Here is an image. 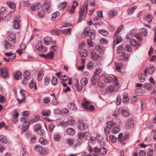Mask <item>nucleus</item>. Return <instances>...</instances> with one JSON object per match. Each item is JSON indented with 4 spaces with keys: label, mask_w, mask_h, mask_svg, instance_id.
Masks as SVG:
<instances>
[{
    "label": "nucleus",
    "mask_w": 156,
    "mask_h": 156,
    "mask_svg": "<svg viewBox=\"0 0 156 156\" xmlns=\"http://www.w3.org/2000/svg\"><path fill=\"white\" fill-rule=\"evenodd\" d=\"M115 117L113 119V121L108 122L106 123V127L104 128V132L106 135L108 134L112 129L111 132L112 133H116L119 131V126L120 124V120Z\"/></svg>",
    "instance_id": "1"
},
{
    "label": "nucleus",
    "mask_w": 156,
    "mask_h": 156,
    "mask_svg": "<svg viewBox=\"0 0 156 156\" xmlns=\"http://www.w3.org/2000/svg\"><path fill=\"white\" fill-rule=\"evenodd\" d=\"M88 3V0H86L84 2L83 6L80 7L78 22H81L82 20L83 16H85L86 15L87 12Z\"/></svg>",
    "instance_id": "2"
},
{
    "label": "nucleus",
    "mask_w": 156,
    "mask_h": 156,
    "mask_svg": "<svg viewBox=\"0 0 156 156\" xmlns=\"http://www.w3.org/2000/svg\"><path fill=\"white\" fill-rule=\"evenodd\" d=\"M134 125V120L132 118H129L126 122L125 127L126 129L133 128Z\"/></svg>",
    "instance_id": "3"
},
{
    "label": "nucleus",
    "mask_w": 156,
    "mask_h": 156,
    "mask_svg": "<svg viewBox=\"0 0 156 156\" xmlns=\"http://www.w3.org/2000/svg\"><path fill=\"white\" fill-rule=\"evenodd\" d=\"M119 114L122 115L125 117H127L129 115L127 108L126 107H121L119 108L118 110Z\"/></svg>",
    "instance_id": "4"
},
{
    "label": "nucleus",
    "mask_w": 156,
    "mask_h": 156,
    "mask_svg": "<svg viewBox=\"0 0 156 156\" xmlns=\"http://www.w3.org/2000/svg\"><path fill=\"white\" fill-rule=\"evenodd\" d=\"M77 128L81 130H84L87 129L88 126L87 124L85 123L82 120H79L77 123Z\"/></svg>",
    "instance_id": "5"
},
{
    "label": "nucleus",
    "mask_w": 156,
    "mask_h": 156,
    "mask_svg": "<svg viewBox=\"0 0 156 156\" xmlns=\"http://www.w3.org/2000/svg\"><path fill=\"white\" fill-rule=\"evenodd\" d=\"M93 151L95 152V154L99 153L101 155H105L107 152V150L104 147L98 148L97 147H95L93 148Z\"/></svg>",
    "instance_id": "6"
},
{
    "label": "nucleus",
    "mask_w": 156,
    "mask_h": 156,
    "mask_svg": "<svg viewBox=\"0 0 156 156\" xmlns=\"http://www.w3.org/2000/svg\"><path fill=\"white\" fill-rule=\"evenodd\" d=\"M41 125L39 123L36 124L34 126V130L35 132H37V134L39 135L42 134L44 132V130L41 129Z\"/></svg>",
    "instance_id": "7"
},
{
    "label": "nucleus",
    "mask_w": 156,
    "mask_h": 156,
    "mask_svg": "<svg viewBox=\"0 0 156 156\" xmlns=\"http://www.w3.org/2000/svg\"><path fill=\"white\" fill-rule=\"evenodd\" d=\"M20 16H16L15 18H13L14 24L13 27L16 29H18L20 27V20L19 19Z\"/></svg>",
    "instance_id": "8"
},
{
    "label": "nucleus",
    "mask_w": 156,
    "mask_h": 156,
    "mask_svg": "<svg viewBox=\"0 0 156 156\" xmlns=\"http://www.w3.org/2000/svg\"><path fill=\"white\" fill-rule=\"evenodd\" d=\"M8 71V69L6 68L0 69V74L3 78H5L8 76L9 74Z\"/></svg>",
    "instance_id": "9"
},
{
    "label": "nucleus",
    "mask_w": 156,
    "mask_h": 156,
    "mask_svg": "<svg viewBox=\"0 0 156 156\" xmlns=\"http://www.w3.org/2000/svg\"><path fill=\"white\" fill-rule=\"evenodd\" d=\"M155 70V69L153 66H151L150 67V68H147L145 69L144 72V75L145 76V77L147 76V73L150 75L152 74L154 72Z\"/></svg>",
    "instance_id": "10"
},
{
    "label": "nucleus",
    "mask_w": 156,
    "mask_h": 156,
    "mask_svg": "<svg viewBox=\"0 0 156 156\" xmlns=\"http://www.w3.org/2000/svg\"><path fill=\"white\" fill-rule=\"evenodd\" d=\"M100 76L98 74H96V73L95 74L92 76L90 80V82L91 83L93 84H94L98 81L99 79Z\"/></svg>",
    "instance_id": "11"
},
{
    "label": "nucleus",
    "mask_w": 156,
    "mask_h": 156,
    "mask_svg": "<svg viewBox=\"0 0 156 156\" xmlns=\"http://www.w3.org/2000/svg\"><path fill=\"white\" fill-rule=\"evenodd\" d=\"M84 133H82L81 132H79L78 133V139L76 141L77 142L76 143V144L77 145H80L82 143V142L81 140V139L84 138Z\"/></svg>",
    "instance_id": "12"
},
{
    "label": "nucleus",
    "mask_w": 156,
    "mask_h": 156,
    "mask_svg": "<svg viewBox=\"0 0 156 156\" xmlns=\"http://www.w3.org/2000/svg\"><path fill=\"white\" fill-rule=\"evenodd\" d=\"M65 123H67L69 125L72 126L75 124V122L73 117L72 116H69L68 118L67 121Z\"/></svg>",
    "instance_id": "13"
},
{
    "label": "nucleus",
    "mask_w": 156,
    "mask_h": 156,
    "mask_svg": "<svg viewBox=\"0 0 156 156\" xmlns=\"http://www.w3.org/2000/svg\"><path fill=\"white\" fill-rule=\"evenodd\" d=\"M67 107L70 110H76L77 109L76 106L73 102L69 103L67 104Z\"/></svg>",
    "instance_id": "14"
},
{
    "label": "nucleus",
    "mask_w": 156,
    "mask_h": 156,
    "mask_svg": "<svg viewBox=\"0 0 156 156\" xmlns=\"http://www.w3.org/2000/svg\"><path fill=\"white\" fill-rule=\"evenodd\" d=\"M116 35L117 34H115L114 41V42H115V43L117 44L121 42L122 40V38L120 36Z\"/></svg>",
    "instance_id": "15"
},
{
    "label": "nucleus",
    "mask_w": 156,
    "mask_h": 156,
    "mask_svg": "<svg viewBox=\"0 0 156 156\" xmlns=\"http://www.w3.org/2000/svg\"><path fill=\"white\" fill-rule=\"evenodd\" d=\"M80 56L82 57H86L87 56V51L85 49H82L79 51Z\"/></svg>",
    "instance_id": "16"
},
{
    "label": "nucleus",
    "mask_w": 156,
    "mask_h": 156,
    "mask_svg": "<svg viewBox=\"0 0 156 156\" xmlns=\"http://www.w3.org/2000/svg\"><path fill=\"white\" fill-rule=\"evenodd\" d=\"M22 76V73L20 71H17L14 74V78L16 80H20Z\"/></svg>",
    "instance_id": "17"
},
{
    "label": "nucleus",
    "mask_w": 156,
    "mask_h": 156,
    "mask_svg": "<svg viewBox=\"0 0 156 156\" xmlns=\"http://www.w3.org/2000/svg\"><path fill=\"white\" fill-rule=\"evenodd\" d=\"M15 36V34H9L8 36V40L9 41H11L13 43L16 42Z\"/></svg>",
    "instance_id": "18"
},
{
    "label": "nucleus",
    "mask_w": 156,
    "mask_h": 156,
    "mask_svg": "<svg viewBox=\"0 0 156 156\" xmlns=\"http://www.w3.org/2000/svg\"><path fill=\"white\" fill-rule=\"evenodd\" d=\"M52 41V38L51 37L47 36L44 38V43L46 45L50 44Z\"/></svg>",
    "instance_id": "19"
},
{
    "label": "nucleus",
    "mask_w": 156,
    "mask_h": 156,
    "mask_svg": "<svg viewBox=\"0 0 156 156\" xmlns=\"http://www.w3.org/2000/svg\"><path fill=\"white\" fill-rule=\"evenodd\" d=\"M128 58V55L125 52H123L122 55L119 56V59L120 60H127Z\"/></svg>",
    "instance_id": "20"
},
{
    "label": "nucleus",
    "mask_w": 156,
    "mask_h": 156,
    "mask_svg": "<svg viewBox=\"0 0 156 156\" xmlns=\"http://www.w3.org/2000/svg\"><path fill=\"white\" fill-rule=\"evenodd\" d=\"M36 49L41 51H45L47 50V48H43V46L41 44H37L36 46Z\"/></svg>",
    "instance_id": "21"
},
{
    "label": "nucleus",
    "mask_w": 156,
    "mask_h": 156,
    "mask_svg": "<svg viewBox=\"0 0 156 156\" xmlns=\"http://www.w3.org/2000/svg\"><path fill=\"white\" fill-rule=\"evenodd\" d=\"M5 46L6 48L7 49H12L14 48V46L11 44L8 41H5Z\"/></svg>",
    "instance_id": "22"
},
{
    "label": "nucleus",
    "mask_w": 156,
    "mask_h": 156,
    "mask_svg": "<svg viewBox=\"0 0 156 156\" xmlns=\"http://www.w3.org/2000/svg\"><path fill=\"white\" fill-rule=\"evenodd\" d=\"M66 132L68 134L70 135H73L75 133V131L74 129L72 128H69L66 129Z\"/></svg>",
    "instance_id": "23"
},
{
    "label": "nucleus",
    "mask_w": 156,
    "mask_h": 156,
    "mask_svg": "<svg viewBox=\"0 0 156 156\" xmlns=\"http://www.w3.org/2000/svg\"><path fill=\"white\" fill-rule=\"evenodd\" d=\"M23 91H24V90L22 89L20 92L21 97H22L21 99H20L19 98H17L16 99L17 100L19 101V103H21L22 101L25 99V96L23 93Z\"/></svg>",
    "instance_id": "24"
},
{
    "label": "nucleus",
    "mask_w": 156,
    "mask_h": 156,
    "mask_svg": "<svg viewBox=\"0 0 156 156\" xmlns=\"http://www.w3.org/2000/svg\"><path fill=\"white\" fill-rule=\"evenodd\" d=\"M88 80L86 77L82 78L81 80V84L82 86H85L86 85L88 82Z\"/></svg>",
    "instance_id": "25"
},
{
    "label": "nucleus",
    "mask_w": 156,
    "mask_h": 156,
    "mask_svg": "<svg viewBox=\"0 0 156 156\" xmlns=\"http://www.w3.org/2000/svg\"><path fill=\"white\" fill-rule=\"evenodd\" d=\"M139 33L142 35L146 36L147 35V30L145 28H142L139 30Z\"/></svg>",
    "instance_id": "26"
},
{
    "label": "nucleus",
    "mask_w": 156,
    "mask_h": 156,
    "mask_svg": "<svg viewBox=\"0 0 156 156\" xmlns=\"http://www.w3.org/2000/svg\"><path fill=\"white\" fill-rule=\"evenodd\" d=\"M98 31L99 33L105 37L107 36L108 34V32L105 30L103 29L99 30Z\"/></svg>",
    "instance_id": "27"
},
{
    "label": "nucleus",
    "mask_w": 156,
    "mask_h": 156,
    "mask_svg": "<svg viewBox=\"0 0 156 156\" xmlns=\"http://www.w3.org/2000/svg\"><path fill=\"white\" fill-rule=\"evenodd\" d=\"M98 54L95 52H93L91 54V58L93 60L95 61L97 60Z\"/></svg>",
    "instance_id": "28"
},
{
    "label": "nucleus",
    "mask_w": 156,
    "mask_h": 156,
    "mask_svg": "<svg viewBox=\"0 0 156 156\" xmlns=\"http://www.w3.org/2000/svg\"><path fill=\"white\" fill-rule=\"evenodd\" d=\"M30 73L28 71H25L23 73L24 78L29 79L30 78Z\"/></svg>",
    "instance_id": "29"
},
{
    "label": "nucleus",
    "mask_w": 156,
    "mask_h": 156,
    "mask_svg": "<svg viewBox=\"0 0 156 156\" xmlns=\"http://www.w3.org/2000/svg\"><path fill=\"white\" fill-rule=\"evenodd\" d=\"M136 6H135L129 7V11L128 12V14H132L134 12L135 10L136 9Z\"/></svg>",
    "instance_id": "30"
},
{
    "label": "nucleus",
    "mask_w": 156,
    "mask_h": 156,
    "mask_svg": "<svg viewBox=\"0 0 156 156\" xmlns=\"http://www.w3.org/2000/svg\"><path fill=\"white\" fill-rule=\"evenodd\" d=\"M129 98L128 95L127 94H124L123 95L122 101L124 103H127L129 101Z\"/></svg>",
    "instance_id": "31"
},
{
    "label": "nucleus",
    "mask_w": 156,
    "mask_h": 156,
    "mask_svg": "<svg viewBox=\"0 0 156 156\" xmlns=\"http://www.w3.org/2000/svg\"><path fill=\"white\" fill-rule=\"evenodd\" d=\"M50 4L49 2H44L43 4V7L44 10H48L50 7Z\"/></svg>",
    "instance_id": "32"
},
{
    "label": "nucleus",
    "mask_w": 156,
    "mask_h": 156,
    "mask_svg": "<svg viewBox=\"0 0 156 156\" xmlns=\"http://www.w3.org/2000/svg\"><path fill=\"white\" fill-rule=\"evenodd\" d=\"M129 43L133 47L136 46L138 44V43L136 40L134 39H131Z\"/></svg>",
    "instance_id": "33"
},
{
    "label": "nucleus",
    "mask_w": 156,
    "mask_h": 156,
    "mask_svg": "<svg viewBox=\"0 0 156 156\" xmlns=\"http://www.w3.org/2000/svg\"><path fill=\"white\" fill-rule=\"evenodd\" d=\"M0 142L1 143L6 144L7 143V140L5 136L1 135L0 136Z\"/></svg>",
    "instance_id": "34"
},
{
    "label": "nucleus",
    "mask_w": 156,
    "mask_h": 156,
    "mask_svg": "<svg viewBox=\"0 0 156 156\" xmlns=\"http://www.w3.org/2000/svg\"><path fill=\"white\" fill-rule=\"evenodd\" d=\"M50 150L49 149L47 148H42V150L41 154L44 155H45L49 152Z\"/></svg>",
    "instance_id": "35"
},
{
    "label": "nucleus",
    "mask_w": 156,
    "mask_h": 156,
    "mask_svg": "<svg viewBox=\"0 0 156 156\" xmlns=\"http://www.w3.org/2000/svg\"><path fill=\"white\" fill-rule=\"evenodd\" d=\"M66 5V3L65 2H63L60 4L58 5V7L59 9L63 10Z\"/></svg>",
    "instance_id": "36"
},
{
    "label": "nucleus",
    "mask_w": 156,
    "mask_h": 156,
    "mask_svg": "<svg viewBox=\"0 0 156 156\" xmlns=\"http://www.w3.org/2000/svg\"><path fill=\"white\" fill-rule=\"evenodd\" d=\"M29 87L31 89L33 88L34 87V89H37V87L35 83H34L33 80L31 81L30 82L29 84Z\"/></svg>",
    "instance_id": "37"
},
{
    "label": "nucleus",
    "mask_w": 156,
    "mask_h": 156,
    "mask_svg": "<svg viewBox=\"0 0 156 156\" xmlns=\"http://www.w3.org/2000/svg\"><path fill=\"white\" fill-rule=\"evenodd\" d=\"M42 147L40 145H36L34 147V150L37 151L41 153L42 150Z\"/></svg>",
    "instance_id": "38"
},
{
    "label": "nucleus",
    "mask_w": 156,
    "mask_h": 156,
    "mask_svg": "<svg viewBox=\"0 0 156 156\" xmlns=\"http://www.w3.org/2000/svg\"><path fill=\"white\" fill-rule=\"evenodd\" d=\"M59 15V12L57 11L53 13L52 14L51 20L53 21L55 20V18L58 16Z\"/></svg>",
    "instance_id": "39"
},
{
    "label": "nucleus",
    "mask_w": 156,
    "mask_h": 156,
    "mask_svg": "<svg viewBox=\"0 0 156 156\" xmlns=\"http://www.w3.org/2000/svg\"><path fill=\"white\" fill-rule=\"evenodd\" d=\"M117 13V12L115 10H112L109 12L108 16L109 17L112 18L115 16Z\"/></svg>",
    "instance_id": "40"
},
{
    "label": "nucleus",
    "mask_w": 156,
    "mask_h": 156,
    "mask_svg": "<svg viewBox=\"0 0 156 156\" xmlns=\"http://www.w3.org/2000/svg\"><path fill=\"white\" fill-rule=\"evenodd\" d=\"M124 50L123 47L121 46H119L117 50V52L119 54L122 53L123 52H124Z\"/></svg>",
    "instance_id": "41"
},
{
    "label": "nucleus",
    "mask_w": 156,
    "mask_h": 156,
    "mask_svg": "<svg viewBox=\"0 0 156 156\" xmlns=\"http://www.w3.org/2000/svg\"><path fill=\"white\" fill-rule=\"evenodd\" d=\"M109 137V141L112 143H115L116 140V138L113 135H110Z\"/></svg>",
    "instance_id": "42"
},
{
    "label": "nucleus",
    "mask_w": 156,
    "mask_h": 156,
    "mask_svg": "<svg viewBox=\"0 0 156 156\" xmlns=\"http://www.w3.org/2000/svg\"><path fill=\"white\" fill-rule=\"evenodd\" d=\"M95 31L94 30L92 29L90 31V39H94L95 38Z\"/></svg>",
    "instance_id": "43"
},
{
    "label": "nucleus",
    "mask_w": 156,
    "mask_h": 156,
    "mask_svg": "<svg viewBox=\"0 0 156 156\" xmlns=\"http://www.w3.org/2000/svg\"><path fill=\"white\" fill-rule=\"evenodd\" d=\"M143 76H144V74L141 73H139L138 75V77L140 82H144L145 81V78L144 77H143Z\"/></svg>",
    "instance_id": "44"
},
{
    "label": "nucleus",
    "mask_w": 156,
    "mask_h": 156,
    "mask_svg": "<svg viewBox=\"0 0 156 156\" xmlns=\"http://www.w3.org/2000/svg\"><path fill=\"white\" fill-rule=\"evenodd\" d=\"M39 142L42 145H46L47 144V141L42 137L40 138L39 139Z\"/></svg>",
    "instance_id": "45"
},
{
    "label": "nucleus",
    "mask_w": 156,
    "mask_h": 156,
    "mask_svg": "<svg viewBox=\"0 0 156 156\" xmlns=\"http://www.w3.org/2000/svg\"><path fill=\"white\" fill-rule=\"evenodd\" d=\"M43 73V71L41 70L39 71V73L37 75V80L38 81H41L42 78V74Z\"/></svg>",
    "instance_id": "46"
},
{
    "label": "nucleus",
    "mask_w": 156,
    "mask_h": 156,
    "mask_svg": "<svg viewBox=\"0 0 156 156\" xmlns=\"http://www.w3.org/2000/svg\"><path fill=\"white\" fill-rule=\"evenodd\" d=\"M114 87L113 86H108L106 88V91L108 93H110L114 90Z\"/></svg>",
    "instance_id": "47"
},
{
    "label": "nucleus",
    "mask_w": 156,
    "mask_h": 156,
    "mask_svg": "<svg viewBox=\"0 0 156 156\" xmlns=\"http://www.w3.org/2000/svg\"><path fill=\"white\" fill-rule=\"evenodd\" d=\"M72 30V29L71 28H68L66 29L62 30V33L64 34H69V33H70L71 31Z\"/></svg>",
    "instance_id": "48"
},
{
    "label": "nucleus",
    "mask_w": 156,
    "mask_h": 156,
    "mask_svg": "<svg viewBox=\"0 0 156 156\" xmlns=\"http://www.w3.org/2000/svg\"><path fill=\"white\" fill-rule=\"evenodd\" d=\"M113 78L112 77L108 76L107 77L105 76L104 79V81L107 83H110L112 81Z\"/></svg>",
    "instance_id": "49"
},
{
    "label": "nucleus",
    "mask_w": 156,
    "mask_h": 156,
    "mask_svg": "<svg viewBox=\"0 0 156 156\" xmlns=\"http://www.w3.org/2000/svg\"><path fill=\"white\" fill-rule=\"evenodd\" d=\"M53 55H54L53 52L52 51H50L46 55V58L52 59L53 58Z\"/></svg>",
    "instance_id": "50"
},
{
    "label": "nucleus",
    "mask_w": 156,
    "mask_h": 156,
    "mask_svg": "<svg viewBox=\"0 0 156 156\" xmlns=\"http://www.w3.org/2000/svg\"><path fill=\"white\" fill-rule=\"evenodd\" d=\"M39 6L38 5H32L30 8L31 10L32 11L37 10L39 9Z\"/></svg>",
    "instance_id": "51"
},
{
    "label": "nucleus",
    "mask_w": 156,
    "mask_h": 156,
    "mask_svg": "<svg viewBox=\"0 0 156 156\" xmlns=\"http://www.w3.org/2000/svg\"><path fill=\"white\" fill-rule=\"evenodd\" d=\"M50 78L49 77H46L44 78V83L45 86H47L50 82Z\"/></svg>",
    "instance_id": "52"
},
{
    "label": "nucleus",
    "mask_w": 156,
    "mask_h": 156,
    "mask_svg": "<svg viewBox=\"0 0 156 156\" xmlns=\"http://www.w3.org/2000/svg\"><path fill=\"white\" fill-rule=\"evenodd\" d=\"M30 124L29 122H27L26 124L23 125L22 127V129L23 131H25L27 130Z\"/></svg>",
    "instance_id": "53"
},
{
    "label": "nucleus",
    "mask_w": 156,
    "mask_h": 156,
    "mask_svg": "<svg viewBox=\"0 0 156 156\" xmlns=\"http://www.w3.org/2000/svg\"><path fill=\"white\" fill-rule=\"evenodd\" d=\"M50 113V111L49 110L43 111L41 112L42 115L45 116H49Z\"/></svg>",
    "instance_id": "54"
},
{
    "label": "nucleus",
    "mask_w": 156,
    "mask_h": 156,
    "mask_svg": "<svg viewBox=\"0 0 156 156\" xmlns=\"http://www.w3.org/2000/svg\"><path fill=\"white\" fill-rule=\"evenodd\" d=\"M51 32L52 34L57 35H59V34L62 33V30H52V31H51Z\"/></svg>",
    "instance_id": "55"
},
{
    "label": "nucleus",
    "mask_w": 156,
    "mask_h": 156,
    "mask_svg": "<svg viewBox=\"0 0 156 156\" xmlns=\"http://www.w3.org/2000/svg\"><path fill=\"white\" fill-rule=\"evenodd\" d=\"M152 16L150 14H147L146 17V19L148 22H151L152 20Z\"/></svg>",
    "instance_id": "56"
},
{
    "label": "nucleus",
    "mask_w": 156,
    "mask_h": 156,
    "mask_svg": "<svg viewBox=\"0 0 156 156\" xmlns=\"http://www.w3.org/2000/svg\"><path fill=\"white\" fill-rule=\"evenodd\" d=\"M12 115L13 117V118L14 119H16L17 117L19 115V114L17 113L16 111L14 110L12 113Z\"/></svg>",
    "instance_id": "57"
},
{
    "label": "nucleus",
    "mask_w": 156,
    "mask_h": 156,
    "mask_svg": "<svg viewBox=\"0 0 156 156\" xmlns=\"http://www.w3.org/2000/svg\"><path fill=\"white\" fill-rule=\"evenodd\" d=\"M82 105L83 108L86 109L88 108V107L89 106V102L88 101H87L84 103H82Z\"/></svg>",
    "instance_id": "58"
},
{
    "label": "nucleus",
    "mask_w": 156,
    "mask_h": 156,
    "mask_svg": "<svg viewBox=\"0 0 156 156\" xmlns=\"http://www.w3.org/2000/svg\"><path fill=\"white\" fill-rule=\"evenodd\" d=\"M51 82L53 85H55L57 82V79L55 77H53L51 79Z\"/></svg>",
    "instance_id": "59"
},
{
    "label": "nucleus",
    "mask_w": 156,
    "mask_h": 156,
    "mask_svg": "<svg viewBox=\"0 0 156 156\" xmlns=\"http://www.w3.org/2000/svg\"><path fill=\"white\" fill-rule=\"evenodd\" d=\"M7 4L11 9H14L15 8V5L14 3L8 2L7 3Z\"/></svg>",
    "instance_id": "60"
},
{
    "label": "nucleus",
    "mask_w": 156,
    "mask_h": 156,
    "mask_svg": "<svg viewBox=\"0 0 156 156\" xmlns=\"http://www.w3.org/2000/svg\"><path fill=\"white\" fill-rule=\"evenodd\" d=\"M75 86L76 87L78 91L80 92L82 90V87L81 86L79 85L77 83L75 85Z\"/></svg>",
    "instance_id": "61"
},
{
    "label": "nucleus",
    "mask_w": 156,
    "mask_h": 156,
    "mask_svg": "<svg viewBox=\"0 0 156 156\" xmlns=\"http://www.w3.org/2000/svg\"><path fill=\"white\" fill-rule=\"evenodd\" d=\"M87 66L88 69H91L93 68V63L92 62H88L87 64Z\"/></svg>",
    "instance_id": "62"
},
{
    "label": "nucleus",
    "mask_w": 156,
    "mask_h": 156,
    "mask_svg": "<svg viewBox=\"0 0 156 156\" xmlns=\"http://www.w3.org/2000/svg\"><path fill=\"white\" fill-rule=\"evenodd\" d=\"M38 16L41 17H43L44 16V10L42 9L39 11L38 12Z\"/></svg>",
    "instance_id": "63"
},
{
    "label": "nucleus",
    "mask_w": 156,
    "mask_h": 156,
    "mask_svg": "<svg viewBox=\"0 0 156 156\" xmlns=\"http://www.w3.org/2000/svg\"><path fill=\"white\" fill-rule=\"evenodd\" d=\"M153 150L152 149L150 148L147 152V156H153Z\"/></svg>",
    "instance_id": "64"
}]
</instances>
